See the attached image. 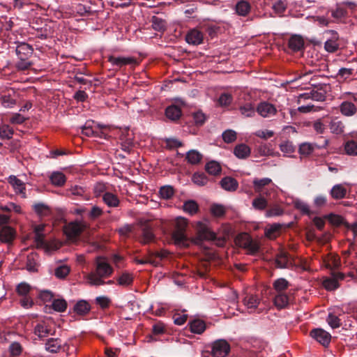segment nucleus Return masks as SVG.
<instances>
[{
	"label": "nucleus",
	"mask_w": 357,
	"mask_h": 357,
	"mask_svg": "<svg viewBox=\"0 0 357 357\" xmlns=\"http://www.w3.org/2000/svg\"><path fill=\"white\" fill-rule=\"evenodd\" d=\"M112 273V267L105 259L98 258L96 271L87 275V280L91 285H103L105 284L103 278L109 277Z\"/></svg>",
	"instance_id": "1"
},
{
	"label": "nucleus",
	"mask_w": 357,
	"mask_h": 357,
	"mask_svg": "<svg viewBox=\"0 0 357 357\" xmlns=\"http://www.w3.org/2000/svg\"><path fill=\"white\" fill-rule=\"evenodd\" d=\"M204 240L217 241L216 244L218 246H223L225 242L224 238H217L215 234L211 231L206 224L199 222L197 225V237L195 241L198 243Z\"/></svg>",
	"instance_id": "2"
},
{
	"label": "nucleus",
	"mask_w": 357,
	"mask_h": 357,
	"mask_svg": "<svg viewBox=\"0 0 357 357\" xmlns=\"http://www.w3.org/2000/svg\"><path fill=\"white\" fill-rule=\"evenodd\" d=\"M187 225L188 222L186 219L183 218L176 219L175 229L172 235L175 244L179 245H188V239L185 234Z\"/></svg>",
	"instance_id": "3"
},
{
	"label": "nucleus",
	"mask_w": 357,
	"mask_h": 357,
	"mask_svg": "<svg viewBox=\"0 0 357 357\" xmlns=\"http://www.w3.org/2000/svg\"><path fill=\"white\" fill-rule=\"evenodd\" d=\"M235 243L236 245L248 250L251 254L256 253L259 249L258 243L252 241L247 233L238 234L235 238Z\"/></svg>",
	"instance_id": "4"
},
{
	"label": "nucleus",
	"mask_w": 357,
	"mask_h": 357,
	"mask_svg": "<svg viewBox=\"0 0 357 357\" xmlns=\"http://www.w3.org/2000/svg\"><path fill=\"white\" fill-rule=\"evenodd\" d=\"M87 227V223L84 221L71 222L64 227V233L68 238L74 239L78 237Z\"/></svg>",
	"instance_id": "5"
},
{
	"label": "nucleus",
	"mask_w": 357,
	"mask_h": 357,
	"mask_svg": "<svg viewBox=\"0 0 357 357\" xmlns=\"http://www.w3.org/2000/svg\"><path fill=\"white\" fill-rule=\"evenodd\" d=\"M252 184L255 192L261 195L268 196L271 192L275 191L274 188H269L271 184L274 185L272 180L269 178H255L252 181Z\"/></svg>",
	"instance_id": "6"
},
{
	"label": "nucleus",
	"mask_w": 357,
	"mask_h": 357,
	"mask_svg": "<svg viewBox=\"0 0 357 357\" xmlns=\"http://www.w3.org/2000/svg\"><path fill=\"white\" fill-rule=\"evenodd\" d=\"M229 351L230 345L225 340L220 339L212 344L211 354L213 357H226Z\"/></svg>",
	"instance_id": "7"
},
{
	"label": "nucleus",
	"mask_w": 357,
	"mask_h": 357,
	"mask_svg": "<svg viewBox=\"0 0 357 357\" xmlns=\"http://www.w3.org/2000/svg\"><path fill=\"white\" fill-rule=\"evenodd\" d=\"M257 112L263 118H269L277 113L275 106L268 102L263 101L256 107Z\"/></svg>",
	"instance_id": "8"
},
{
	"label": "nucleus",
	"mask_w": 357,
	"mask_h": 357,
	"mask_svg": "<svg viewBox=\"0 0 357 357\" xmlns=\"http://www.w3.org/2000/svg\"><path fill=\"white\" fill-rule=\"evenodd\" d=\"M108 61L112 63V66L118 68H121L126 65L137 66L139 64L137 60L132 56L123 57V56H110L108 57Z\"/></svg>",
	"instance_id": "9"
},
{
	"label": "nucleus",
	"mask_w": 357,
	"mask_h": 357,
	"mask_svg": "<svg viewBox=\"0 0 357 357\" xmlns=\"http://www.w3.org/2000/svg\"><path fill=\"white\" fill-rule=\"evenodd\" d=\"M310 335L324 347L328 345L331 340V334L321 328L313 329Z\"/></svg>",
	"instance_id": "10"
},
{
	"label": "nucleus",
	"mask_w": 357,
	"mask_h": 357,
	"mask_svg": "<svg viewBox=\"0 0 357 357\" xmlns=\"http://www.w3.org/2000/svg\"><path fill=\"white\" fill-rule=\"evenodd\" d=\"M328 127L331 132L335 135H342L344 132V124L338 117H331L328 121Z\"/></svg>",
	"instance_id": "11"
},
{
	"label": "nucleus",
	"mask_w": 357,
	"mask_h": 357,
	"mask_svg": "<svg viewBox=\"0 0 357 357\" xmlns=\"http://www.w3.org/2000/svg\"><path fill=\"white\" fill-rule=\"evenodd\" d=\"M290 302L291 296L285 292L277 293L273 298V303L278 310L287 307Z\"/></svg>",
	"instance_id": "12"
},
{
	"label": "nucleus",
	"mask_w": 357,
	"mask_h": 357,
	"mask_svg": "<svg viewBox=\"0 0 357 357\" xmlns=\"http://www.w3.org/2000/svg\"><path fill=\"white\" fill-rule=\"evenodd\" d=\"M15 231L10 226H3L0 230V241L5 243H11L15 238Z\"/></svg>",
	"instance_id": "13"
},
{
	"label": "nucleus",
	"mask_w": 357,
	"mask_h": 357,
	"mask_svg": "<svg viewBox=\"0 0 357 357\" xmlns=\"http://www.w3.org/2000/svg\"><path fill=\"white\" fill-rule=\"evenodd\" d=\"M33 47L26 43H20L16 47V54L19 59H29L33 54Z\"/></svg>",
	"instance_id": "14"
},
{
	"label": "nucleus",
	"mask_w": 357,
	"mask_h": 357,
	"mask_svg": "<svg viewBox=\"0 0 357 357\" xmlns=\"http://www.w3.org/2000/svg\"><path fill=\"white\" fill-rule=\"evenodd\" d=\"M338 40L339 36L337 33L332 31L331 38L328 39L324 44L326 51L329 53H334L337 51L340 47Z\"/></svg>",
	"instance_id": "15"
},
{
	"label": "nucleus",
	"mask_w": 357,
	"mask_h": 357,
	"mask_svg": "<svg viewBox=\"0 0 357 357\" xmlns=\"http://www.w3.org/2000/svg\"><path fill=\"white\" fill-rule=\"evenodd\" d=\"M155 239V235L153 232L151 227L146 223L142 227V236L140 242L143 244H148Z\"/></svg>",
	"instance_id": "16"
},
{
	"label": "nucleus",
	"mask_w": 357,
	"mask_h": 357,
	"mask_svg": "<svg viewBox=\"0 0 357 357\" xmlns=\"http://www.w3.org/2000/svg\"><path fill=\"white\" fill-rule=\"evenodd\" d=\"M203 38V33L197 29L191 30L185 36L187 43L195 45L201 44Z\"/></svg>",
	"instance_id": "17"
},
{
	"label": "nucleus",
	"mask_w": 357,
	"mask_h": 357,
	"mask_svg": "<svg viewBox=\"0 0 357 357\" xmlns=\"http://www.w3.org/2000/svg\"><path fill=\"white\" fill-rule=\"evenodd\" d=\"M235 11L238 15L246 17L251 11V5L245 0L238 1L235 6Z\"/></svg>",
	"instance_id": "18"
},
{
	"label": "nucleus",
	"mask_w": 357,
	"mask_h": 357,
	"mask_svg": "<svg viewBox=\"0 0 357 357\" xmlns=\"http://www.w3.org/2000/svg\"><path fill=\"white\" fill-rule=\"evenodd\" d=\"M243 303L248 309L255 310L260 303V299L257 295L246 294L243 299Z\"/></svg>",
	"instance_id": "19"
},
{
	"label": "nucleus",
	"mask_w": 357,
	"mask_h": 357,
	"mask_svg": "<svg viewBox=\"0 0 357 357\" xmlns=\"http://www.w3.org/2000/svg\"><path fill=\"white\" fill-rule=\"evenodd\" d=\"M221 187L227 191H235L238 187V181L229 176H227L223 178L220 181Z\"/></svg>",
	"instance_id": "20"
},
{
	"label": "nucleus",
	"mask_w": 357,
	"mask_h": 357,
	"mask_svg": "<svg viewBox=\"0 0 357 357\" xmlns=\"http://www.w3.org/2000/svg\"><path fill=\"white\" fill-rule=\"evenodd\" d=\"M340 110L342 115L345 116H351L356 114L357 109L354 103L349 101H344L340 105Z\"/></svg>",
	"instance_id": "21"
},
{
	"label": "nucleus",
	"mask_w": 357,
	"mask_h": 357,
	"mask_svg": "<svg viewBox=\"0 0 357 357\" xmlns=\"http://www.w3.org/2000/svg\"><path fill=\"white\" fill-rule=\"evenodd\" d=\"M125 132H126V135L124 132H122L120 137V139L121 140V149L126 152L129 153L133 144L132 135H130L128 130H126Z\"/></svg>",
	"instance_id": "22"
},
{
	"label": "nucleus",
	"mask_w": 357,
	"mask_h": 357,
	"mask_svg": "<svg viewBox=\"0 0 357 357\" xmlns=\"http://www.w3.org/2000/svg\"><path fill=\"white\" fill-rule=\"evenodd\" d=\"M289 47L294 52L301 50L304 47V41L299 36H293L289 40Z\"/></svg>",
	"instance_id": "23"
},
{
	"label": "nucleus",
	"mask_w": 357,
	"mask_h": 357,
	"mask_svg": "<svg viewBox=\"0 0 357 357\" xmlns=\"http://www.w3.org/2000/svg\"><path fill=\"white\" fill-rule=\"evenodd\" d=\"M61 348V342L58 338H50L45 343V349L50 353H57Z\"/></svg>",
	"instance_id": "24"
},
{
	"label": "nucleus",
	"mask_w": 357,
	"mask_h": 357,
	"mask_svg": "<svg viewBox=\"0 0 357 357\" xmlns=\"http://www.w3.org/2000/svg\"><path fill=\"white\" fill-rule=\"evenodd\" d=\"M234 153L237 158L244 159L250 155V149L245 144H238L234 149Z\"/></svg>",
	"instance_id": "25"
},
{
	"label": "nucleus",
	"mask_w": 357,
	"mask_h": 357,
	"mask_svg": "<svg viewBox=\"0 0 357 357\" xmlns=\"http://www.w3.org/2000/svg\"><path fill=\"white\" fill-rule=\"evenodd\" d=\"M331 195L335 199H343L347 195V189L342 184L335 185L331 190Z\"/></svg>",
	"instance_id": "26"
},
{
	"label": "nucleus",
	"mask_w": 357,
	"mask_h": 357,
	"mask_svg": "<svg viewBox=\"0 0 357 357\" xmlns=\"http://www.w3.org/2000/svg\"><path fill=\"white\" fill-rule=\"evenodd\" d=\"M165 115L168 119L172 121H176L181 116V110L178 106L170 105L167 107L165 110Z\"/></svg>",
	"instance_id": "27"
},
{
	"label": "nucleus",
	"mask_w": 357,
	"mask_h": 357,
	"mask_svg": "<svg viewBox=\"0 0 357 357\" xmlns=\"http://www.w3.org/2000/svg\"><path fill=\"white\" fill-rule=\"evenodd\" d=\"M281 229L280 224H273L266 229L265 236L269 239H274L280 234Z\"/></svg>",
	"instance_id": "28"
},
{
	"label": "nucleus",
	"mask_w": 357,
	"mask_h": 357,
	"mask_svg": "<svg viewBox=\"0 0 357 357\" xmlns=\"http://www.w3.org/2000/svg\"><path fill=\"white\" fill-rule=\"evenodd\" d=\"M33 209L34 211L40 217H47L52 214V211L49 206L43 203H37L34 204Z\"/></svg>",
	"instance_id": "29"
},
{
	"label": "nucleus",
	"mask_w": 357,
	"mask_h": 357,
	"mask_svg": "<svg viewBox=\"0 0 357 357\" xmlns=\"http://www.w3.org/2000/svg\"><path fill=\"white\" fill-rule=\"evenodd\" d=\"M241 115L245 117H253L255 115L256 108L251 102H247L239 107Z\"/></svg>",
	"instance_id": "30"
},
{
	"label": "nucleus",
	"mask_w": 357,
	"mask_h": 357,
	"mask_svg": "<svg viewBox=\"0 0 357 357\" xmlns=\"http://www.w3.org/2000/svg\"><path fill=\"white\" fill-rule=\"evenodd\" d=\"M102 200L109 207H116L119 204V199L116 195L112 192H105Z\"/></svg>",
	"instance_id": "31"
},
{
	"label": "nucleus",
	"mask_w": 357,
	"mask_h": 357,
	"mask_svg": "<svg viewBox=\"0 0 357 357\" xmlns=\"http://www.w3.org/2000/svg\"><path fill=\"white\" fill-rule=\"evenodd\" d=\"M289 287V282L284 278H278L273 283V287L277 293L284 292Z\"/></svg>",
	"instance_id": "32"
},
{
	"label": "nucleus",
	"mask_w": 357,
	"mask_h": 357,
	"mask_svg": "<svg viewBox=\"0 0 357 357\" xmlns=\"http://www.w3.org/2000/svg\"><path fill=\"white\" fill-rule=\"evenodd\" d=\"M8 181L10 185L13 187L14 190L17 192L24 193L25 185L24 183L17 178L15 176H10L8 178Z\"/></svg>",
	"instance_id": "33"
},
{
	"label": "nucleus",
	"mask_w": 357,
	"mask_h": 357,
	"mask_svg": "<svg viewBox=\"0 0 357 357\" xmlns=\"http://www.w3.org/2000/svg\"><path fill=\"white\" fill-rule=\"evenodd\" d=\"M205 169L209 174L218 175L222 171L220 165L216 161H210L205 165Z\"/></svg>",
	"instance_id": "34"
},
{
	"label": "nucleus",
	"mask_w": 357,
	"mask_h": 357,
	"mask_svg": "<svg viewBox=\"0 0 357 357\" xmlns=\"http://www.w3.org/2000/svg\"><path fill=\"white\" fill-rule=\"evenodd\" d=\"M190 331L194 333L201 334L206 328L205 322L200 319H195L190 323Z\"/></svg>",
	"instance_id": "35"
},
{
	"label": "nucleus",
	"mask_w": 357,
	"mask_h": 357,
	"mask_svg": "<svg viewBox=\"0 0 357 357\" xmlns=\"http://www.w3.org/2000/svg\"><path fill=\"white\" fill-rule=\"evenodd\" d=\"M90 305L85 301H78L74 306V312L79 315H84L90 311Z\"/></svg>",
	"instance_id": "36"
},
{
	"label": "nucleus",
	"mask_w": 357,
	"mask_h": 357,
	"mask_svg": "<svg viewBox=\"0 0 357 357\" xmlns=\"http://www.w3.org/2000/svg\"><path fill=\"white\" fill-rule=\"evenodd\" d=\"M38 255L35 253H31L28 255L26 257V266L29 271L35 272L37 271V261Z\"/></svg>",
	"instance_id": "37"
},
{
	"label": "nucleus",
	"mask_w": 357,
	"mask_h": 357,
	"mask_svg": "<svg viewBox=\"0 0 357 357\" xmlns=\"http://www.w3.org/2000/svg\"><path fill=\"white\" fill-rule=\"evenodd\" d=\"M50 180L54 185L61 187L65 184L66 181V178L63 173L56 172L52 173V174L50 176Z\"/></svg>",
	"instance_id": "38"
},
{
	"label": "nucleus",
	"mask_w": 357,
	"mask_h": 357,
	"mask_svg": "<svg viewBox=\"0 0 357 357\" xmlns=\"http://www.w3.org/2000/svg\"><path fill=\"white\" fill-rule=\"evenodd\" d=\"M252 205L256 210H264L268 206V202L261 195L253 199Z\"/></svg>",
	"instance_id": "39"
},
{
	"label": "nucleus",
	"mask_w": 357,
	"mask_h": 357,
	"mask_svg": "<svg viewBox=\"0 0 357 357\" xmlns=\"http://www.w3.org/2000/svg\"><path fill=\"white\" fill-rule=\"evenodd\" d=\"M202 158V155L195 150H191L186 154V160L192 165L198 164Z\"/></svg>",
	"instance_id": "40"
},
{
	"label": "nucleus",
	"mask_w": 357,
	"mask_h": 357,
	"mask_svg": "<svg viewBox=\"0 0 357 357\" xmlns=\"http://www.w3.org/2000/svg\"><path fill=\"white\" fill-rule=\"evenodd\" d=\"M183 208L185 212L193 215L198 211L199 206L196 202L188 200L184 203Z\"/></svg>",
	"instance_id": "41"
},
{
	"label": "nucleus",
	"mask_w": 357,
	"mask_h": 357,
	"mask_svg": "<svg viewBox=\"0 0 357 357\" xmlns=\"http://www.w3.org/2000/svg\"><path fill=\"white\" fill-rule=\"evenodd\" d=\"M118 284L121 286L128 287L132 284L133 275L129 273H123L117 279Z\"/></svg>",
	"instance_id": "42"
},
{
	"label": "nucleus",
	"mask_w": 357,
	"mask_h": 357,
	"mask_svg": "<svg viewBox=\"0 0 357 357\" xmlns=\"http://www.w3.org/2000/svg\"><path fill=\"white\" fill-rule=\"evenodd\" d=\"M328 121L326 119H319L312 123V128L317 134H323L325 132Z\"/></svg>",
	"instance_id": "43"
},
{
	"label": "nucleus",
	"mask_w": 357,
	"mask_h": 357,
	"mask_svg": "<svg viewBox=\"0 0 357 357\" xmlns=\"http://www.w3.org/2000/svg\"><path fill=\"white\" fill-rule=\"evenodd\" d=\"M275 262L278 268H287L289 263V259L287 252H282L277 255Z\"/></svg>",
	"instance_id": "44"
},
{
	"label": "nucleus",
	"mask_w": 357,
	"mask_h": 357,
	"mask_svg": "<svg viewBox=\"0 0 357 357\" xmlns=\"http://www.w3.org/2000/svg\"><path fill=\"white\" fill-rule=\"evenodd\" d=\"M326 90L320 87L317 90H312L310 91L311 100L315 101H324L326 99Z\"/></svg>",
	"instance_id": "45"
},
{
	"label": "nucleus",
	"mask_w": 357,
	"mask_h": 357,
	"mask_svg": "<svg viewBox=\"0 0 357 357\" xmlns=\"http://www.w3.org/2000/svg\"><path fill=\"white\" fill-rule=\"evenodd\" d=\"M152 27L154 30L158 31H162L165 29L166 22L162 19L153 16L151 18Z\"/></svg>",
	"instance_id": "46"
},
{
	"label": "nucleus",
	"mask_w": 357,
	"mask_h": 357,
	"mask_svg": "<svg viewBox=\"0 0 357 357\" xmlns=\"http://www.w3.org/2000/svg\"><path fill=\"white\" fill-rule=\"evenodd\" d=\"M316 146H317L313 144L307 142L303 143L299 146V153L304 155H308L314 151Z\"/></svg>",
	"instance_id": "47"
},
{
	"label": "nucleus",
	"mask_w": 357,
	"mask_h": 357,
	"mask_svg": "<svg viewBox=\"0 0 357 357\" xmlns=\"http://www.w3.org/2000/svg\"><path fill=\"white\" fill-rule=\"evenodd\" d=\"M67 302L63 299H54L52 303V308L59 312H64L67 308Z\"/></svg>",
	"instance_id": "48"
},
{
	"label": "nucleus",
	"mask_w": 357,
	"mask_h": 357,
	"mask_svg": "<svg viewBox=\"0 0 357 357\" xmlns=\"http://www.w3.org/2000/svg\"><path fill=\"white\" fill-rule=\"evenodd\" d=\"M19 61H17L15 67L18 71H24L29 69L33 63L29 60V59H19Z\"/></svg>",
	"instance_id": "49"
},
{
	"label": "nucleus",
	"mask_w": 357,
	"mask_h": 357,
	"mask_svg": "<svg viewBox=\"0 0 357 357\" xmlns=\"http://www.w3.org/2000/svg\"><path fill=\"white\" fill-rule=\"evenodd\" d=\"M324 287L328 291H333L338 288L339 284L337 278H326L323 281Z\"/></svg>",
	"instance_id": "50"
},
{
	"label": "nucleus",
	"mask_w": 357,
	"mask_h": 357,
	"mask_svg": "<svg viewBox=\"0 0 357 357\" xmlns=\"http://www.w3.org/2000/svg\"><path fill=\"white\" fill-rule=\"evenodd\" d=\"M287 8V3L285 1L278 0L275 1L272 6L274 12L278 15H282Z\"/></svg>",
	"instance_id": "51"
},
{
	"label": "nucleus",
	"mask_w": 357,
	"mask_h": 357,
	"mask_svg": "<svg viewBox=\"0 0 357 357\" xmlns=\"http://www.w3.org/2000/svg\"><path fill=\"white\" fill-rule=\"evenodd\" d=\"M208 178L204 173H195L192 176V181L200 186L207 184Z\"/></svg>",
	"instance_id": "52"
},
{
	"label": "nucleus",
	"mask_w": 357,
	"mask_h": 357,
	"mask_svg": "<svg viewBox=\"0 0 357 357\" xmlns=\"http://www.w3.org/2000/svg\"><path fill=\"white\" fill-rule=\"evenodd\" d=\"M344 151L347 155H357V143L354 141H349L344 145Z\"/></svg>",
	"instance_id": "53"
},
{
	"label": "nucleus",
	"mask_w": 357,
	"mask_h": 357,
	"mask_svg": "<svg viewBox=\"0 0 357 357\" xmlns=\"http://www.w3.org/2000/svg\"><path fill=\"white\" fill-rule=\"evenodd\" d=\"M326 321L333 328H337L341 326L340 319L337 317V314L329 312Z\"/></svg>",
	"instance_id": "54"
},
{
	"label": "nucleus",
	"mask_w": 357,
	"mask_h": 357,
	"mask_svg": "<svg viewBox=\"0 0 357 357\" xmlns=\"http://www.w3.org/2000/svg\"><path fill=\"white\" fill-rule=\"evenodd\" d=\"M280 149L284 153H292L295 151V147L293 143L289 140L282 142L280 144Z\"/></svg>",
	"instance_id": "55"
},
{
	"label": "nucleus",
	"mask_w": 357,
	"mask_h": 357,
	"mask_svg": "<svg viewBox=\"0 0 357 357\" xmlns=\"http://www.w3.org/2000/svg\"><path fill=\"white\" fill-rule=\"evenodd\" d=\"M159 192L162 198L168 199L174 195V190L172 186L167 185L161 187Z\"/></svg>",
	"instance_id": "56"
},
{
	"label": "nucleus",
	"mask_w": 357,
	"mask_h": 357,
	"mask_svg": "<svg viewBox=\"0 0 357 357\" xmlns=\"http://www.w3.org/2000/svg\"><path fill=\"white\" fill-rule=\"evenodd\" d=\"M9 351L10 356H18L22 352V347L19 342H14L9 346Z\"/></svg>",
	"instance_id": "57"
},
{
	"label": "nucleus",
	"mask_w": 357,
	"mask_h": 357,
	"mask_svg": "<svg viewBox=\"0 0 357 357\" xmlns=\"http://www.w3.org/2000/svg\"><path fill=\"white\" fill-rule=\"evenodd\" d=\"M70 273V268L68 266L63 265L55 269V275L58 278H64Z\"/></svg>",
	"instance_id": "58"
},
{
	"label": "nucleus",
	"mask_w": 357,
	"mask_h": 357,
	"mask_svg": "<svg viewBox=\"0 0 357 357\" xmlns=\"http://www.w3.org/2000/svg\"><path fill=\"white\" fill-rule=\"evenodd\" d=\"M103 211L101 208L97 206H93L91 211L89 212L88 216L90 220H95L100 217Z\"/></svg>",
	"instance_id": "59"
},
{
	"label": "nucleus",
	"mask_w": 357,
	"mask_h": 357,
	"mask_svg": "<svg viewBox=\"0 0 357 357\" xmlns=\"http://www.w3.org/2000/svg\"><path fill=\"white\" fill-rule=\"evenodd\" d=\"M222 139L226 143H231L236 139V132L232 130H227L222 133Z\"/></svg>",
	"instance_id": "60"
},
{
	"label": "nucleus",
	"mask_w": 357,
	"mask_h": 357,
	"mask_svg": "<svg viewBox=\"0 0 357 357\" xmlns=\"http://www.w3.org/2000/svg\"><path fill=\"white\" fill-rule=\"evenodd\" d=\"M13 130L8 126H3L0 128V137L2 139H9L12 138Z\"/></svg>",
	"instance_id": "61"
},
{
	"label": "nucleus",
	"mask_w": 357,
	"mask_h": 357,
	"mask_svg": "<svg viewBox=\"0 0 357 357\" xmlns=\"http://www.w3.org/2000/svg\"><path fill=\"white\" fill-rule=\"evenodd\" d=\"M49 333L50 331L45 324H39L35 327V334L40 337L47 336Z\"/></svg>",
	"instance_id": "62"
},
{
	"label": "nucleus",
	"mask_w": 357,
	"mask_h": 357,
	"mask_svg": "<svg viewBox=\"0 0 357 357\" xmlns=\"http://www.w3.org/2000/svg\"><path fill=\"white\" fill-rule=\"evenodd\" d=\"M31 290V287L29 284L26 282H21L17 287L16 291L17 294L20 296H27Z\"/></svg>",
	"instance_id": "63"
},
{
	"label": "nucleus",
	"mask_w": 357,
	"mask_h": 357,
	"mask_svg": "<svg viewBox=\"0 0 357 357\" xmlns=\"http://www.w3.org/2000/svg\"><path fill=\"white\" fill-rule=\"evenodd\" d=\"M212 214L215 217H221L225 213V207L222 205L215 204L211 208Z\"/></svg>",
	"instance_id": "64"
}]
</instances>
